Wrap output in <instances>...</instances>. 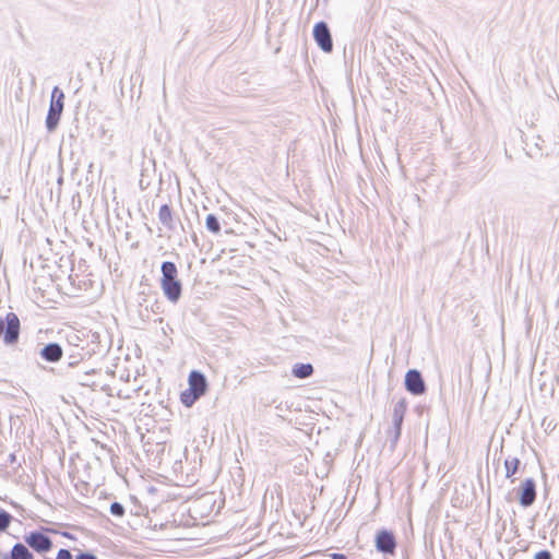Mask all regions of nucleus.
Wrapping results in <instances>:
<instances>
[{
  "label": "nucleus",
  "mask_w": 559,
  "mask_h": 559,
  "mask_svg": "<svg viewBox=\"0 0 559 559\" xmlns=\"http://www.w3.org/2000/svg\"><path fill=\"white\" fill-rule=\"evenodd\" d=\"M162 289L166 298L171 302H177L181 296V283L177 278L178 270L174 262L165 261L162 263Z\"/></svg>",
  "instance_id": "f257e3e1"
},
{
  "label": "nucleus",
  "mask_w": 559,
  "mask_h": 559,
  "mask_svg": "<svg viewBox=\"0 0 559 559\" xmlns=\"http://www.w3.org/2000/svg\"><path fill=\"white\" fill-rule=\"evenodd\" d=\"M63 92L58 86H55L51 92L50 106L46 117V128L49 132L55 131L59 123L61 114L63 111Z\"/></svg>",
  "instance_id": "f03ea898"
},
{
  "label": "nucleus",
  "mask_w": 559,
  "mask_h": 559,
  "mask_svg": "<svg viewBox=\"0 0 559 559\" xmlns=\"http://www.w3.org/2000/svg\"><path fill=\"white\" fill-rule=\"evenodd\" d=\"M0 336L7 345L15 344L20 336V320L14 312H8L5 319H0Z\"/></svg>",
  "instance_id": "7ed1b4c3"
},
{
  "label": "nucleus",
  "mask_w": 559,
  "mask_h": 559,
  "mask_svg": "<svg viewBox=\"0 0 559 559\" xmlns=\"http://www.w3.org/2000/svg\"><path fill=\"white\" fill-rule=\"evenodd\" d=\"M313 37L318 46L324 52H331L333 49V40L330 28L325 22H319L313 27Z\"/></svg>",
  "instance_id": "20e7f679"
},
{
  "label": "nucleus",
  "mask_w": 559,
  "mask_h": 559,
  "mask_svg": "<svg viewBox=\"0 0 559 559\" xmlns=\"http://www.w3.org/2000/svg\"><path fill=\"white\" fill-rule=\"evenodd\" d=\"M405 388L413 395H421L426 392V384L421 373L416 369H411L405 374Z\"/></svg>",
  "instance_id": "39448f33"
},
{
  "label": "nucleus",
  "mask_w": 559,
  "mask_h": 559,
  "mask_svg": "<svg viewBox=\"0 0 559 559\" xmlns=\"http://www.w3.org/2000/svg\"><path fill=\"white\" fill-rule=\"evenodd\" d=\"M25 543L37 552H47L52 547L51 539L40 532H32L25 536Z\"/></svg>",
  "instance_id": "423d86ee"
},
{
  "label": "nucleus",
  "mask_w": 559,
  "mask_h": 559,
  "mask_svg": "<svg viewBox=\"0 0 559 559\" xmlns=\"http://www.w3.org/2000/svg\"><path fill=\"white\" fill-rule=\"evenodd\" d=\"M376 548L382 554H394L396 548V540L392 532L381 530L376 536Z\"/></svg>",
  "instance_id": "0eeeda50"
},
{
  "label": "nucleus",
  "mask_w": 559,
  "mask_h": 559,
  "mask_svg": "<svg viewBox=\"0 0 559 559\" xmlns=\"http://www.w3.org/2000/svg\"><path fill=\"white\" fill-rule=\"evenodd\" d=\"M536 499V486L532 478H527L523 481L520 488L519 502L522 507H531Z\"/></svg>",
  "instance_id": "6e6552de"
},
{
  "label": "nucleus",
  "mask_w": 559,
  "mask_h": 559,
  "mask_svg": "<svg viewBox=\"0 0 559 559\" xmlns=\"http://www.w3.org/2000/svg\"><path fill=\"white\" fill-rule=\"evenodd\" d=\"M407 408V403L405 399L399 400L393 407L392 413V421L394 426V441H396L401 436V428L404 419V415Z\"/></svg>",
  "instance_id": "1a4fd4ad"
},
{
  "label": "nucleus",
  "mask_w": 559,
  "mask_h": 559,
  "mask_svg": "<svg viewBox=\"0 0 559 559\" xmlns=\"http://www.w3.org/2000/svg\"><path fill=\"white\" fill-rule=\"evenodd\" d=\"M189 389L204 395L207 390V381L205 376L197 370H193L189 374Z\"/></svg>",
  "instance_id": "9d476101"
},
{
  "label": "nucleus",
  "mask_w": 559,
  "mask_h": 559,
  "mask_svg": "<svg viewBox=\"0 0 559 559\" xmlns=\"http://www.w3.org/2000/svg\"><path fill=\"white\" fill-rule=\"evenodd\" d=\"M62 354V348L58 343H49L40 350V356L49 362L59 361Z\"/></svg>",
  "instance_id": "9b49d317"
},
{
  "label": "nucleus",
  "mask_w": 559,
  "mask_h": 559,
  "mask_svg": "<svg viewBox=\"0 0 559 559\" xmlns=\"http://www.w3.org/2000/svg\"><path fill=\"white\" fill-rule=\"evenodd\" d=\"M158 219L159 222L162 223V225L169 231H173L175 230L176 228V222H175V217L173 215V211L167 205V204H164L159 207V211H158Z\"/></svg>",
  "instance_id": "f8f14e48"
},
{
  "label": "nucleus",
  "mask_w": 559,
  "mask_h": 559,
  "mask_svg": "<svg viewBox=\"0 0 559 559\" xmlns=\"http://www.w3.org/2000/svg\"><path fill=\"white\" fill-rule=\"evenodd\" d=\"M3 559H34V557L25 545L17 543L13 546L11 554Z\"/></svg>",
  "instance_id": "ddd939ff"
},
{
  "label": "nucleus",
  "mask_w": 559,
  "mask_h": 559,
  "mask_svg": "<svg viewBox=\"0 0 559 559\" xmlns=\"http://www.w3.org/2000/svg\"><path fill=\"white\" fill-rule=\"evenodd\" d=\"M313 373V367L311 364H296L293 367V374L299 379L309 378Z\"/></svg>",
  "instance_id": "4468645a"
},
{
  "label": "nucleus",
  "mask_w": 559,
  "mask_h": 559,
  "mask_svg": "<svg viewBox=\"0 0 559 559\" xmlns=\"http://www.w3.org/2000/svg\"><path fill=\"white\" fill-rule=\"evenodd\" d=\"M201 396V394L187 389L180 394V401L185 406L191 407Z\"/></svg>",
  "instance_id": "2eb2a0df"
},
{
  "label": "nucleus",
  "mask_w": 559,
  "mask_h": 559,
  "mask_svg": "<svg viewBox=\"0 0 559 559\" xmlns=\"http://www.w3.org/2000/svg\"><path fill=\"white\" fill-rule=\"evenodd\" d=\"M519 465H520L519 459H516V457L507 459L504 461L506 477L507 478L512 477L516 473Z\"/></svg>",
  "instance_id": "dca6fc26"
},
{
  "label": "nucleus",
  "mask_w": 559,
  "mask_h": 559,
  "mask_svg": "<svg viewBox=\"0 0 559 559\" xmlns=\"http://www.w3.org/2000/svg\"><path fill=\"white\" fill-rule=\"evenodd\" d=\"M205 226L209 231L218 234L221 231V224L214 214H209L205 219Z\"/></svg>",
  "instance_id": "f3484780"
},
{
  "label": "nucleus",
  "mask_w": 559,
  "mask_h": 559,
  "mask_svg": "<svg viewBox=\"0 0 559 559\" xmlns=\"http://www.w3.org/2000/svg\"><path fill=\"white\" fill-rule=\"evenodd\" d=\"M11 519L12 516L8 512L0 511V532L5 531L9 527Z\"/></svg>",
  "instance_id": "a211bd4d"
},
{
  "label": "nucleus",
  "mask_w": 559,
  "mask_h": 559,
  "mask_svg": "<svg viewBox=\"0 0 559 559\" xmlns=\"http://www.w3.org/2000/svg\"><path fill=\"white\" fill-rule=\"evenodd\" d=\"M110 513L116 516H122L124 514V507L119 502H112L110 504Z\"/></svg>",
  "instance_id": "6ab92c4d"
},
{
  "label": "nucleus",
  "mask_w": 559,
  "mask_h": 559,
  "mask_svg": "<svg viewBox=\"0 0 559 559\" xmlns=\"http://www.w3.org/2000/svg\"><path fill=\"white\" fill-rule=\"evenodd\" d=\"M56 559H73L72 554L68 549H60Z\"/></svg>",
  "instance_id": "aec40b11"
},
{
  "label": "nucleus",
  "mask_w": 559,
  "mask_h": 559,
  "mask_svg": "<svg viewBox=\"0 0 559 559\" xmlns=\"http://www.w3.org/2000/svg\"><path fill=\"white\" fill-rule=\"evenodd\" d=\"M534 559H551V554L548 550H540L535 555Z\"/></svg>",
  "instance_id": "412c9836"
},
{
  "label": "nucleus",
  "mask_w": 559,
  "mask_h": 559,
  "mask_svg": "<svg viewBox=\"0 0 559 559\" xmlns=\"http://www.w3.org/2000/svg\"><path fill=\"white\" fill-rule=\"evenodd\" d=\"M76 559H97L96 556H94L91 552H81L76 556Z\"/></svg>",
  "instance_id": "4be33fe9"
},
{
  "label": "nucleus",
  "mask_w": 559,
  "mask_h": 559,
  "mask_svg": "<svg viewBox=\"0 0 559 559\" xmlns=\"http://www.w3.org/2000/svg\"><path fill=\"white\" fill-rule=\"evenodd\" d=\"M331 559H346V556L344 554L340 552H332L330 555Z\"/></svg>",
  "instance_id": "5701e85b"
},
{
  "label": "nucleus",
  "mask_w": 559,
  "mask_h": 559,
  "mask_svg": "<svg viewBox=\"0 0 559 559\" xmlns=\"http://www.w3.org/2000/svg\"><path fill=\"white\" fill-rule=\"evenodd\" d=\"M10 460H11V462H13L15 460L14 454L10 455Z\"/></svg>",
  "instance_id": "b1692460"
}]
</instances>
